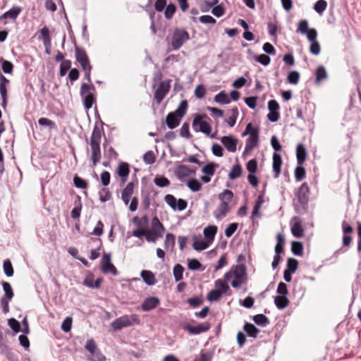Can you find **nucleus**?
Instances as JSON below:
<instances>
[{
	"mask_svg": "<svg viewBox=\"0 0 361 361\" xmlns=\"http://www.w3.org/2000/svg\"><path fill=\"white\" fill-rule=\"evenodd\" d=\"M233 198V192L228 189L219 194L221 203L214 212V216L217 220L224 219L230 211L228 202Z\"/></svg>",
	"mask_w": 361,
	"mask_h": 361,
	"instance_id": "nucleus-1",
	"label": "nucleus"
},
{
	"mask_svg": "<svg viewBox=\"0 0 361 361\" xmlns=\"http://www.w3.org/2000/svg\"><path fill=\"white\" fill-rule=\"evenodd\" d=\"M102 138V130L97 126L93 128L90 137L91 160L93 165H96L101 159L100 142Z\"/></svg>",
	"mask_w": 361,
	"mask_h": 361,
	"instance_id": "nucleus-2",
	"label": "nucleus"
},
{
	"mask_svg": "<svg viewBox=\"0 0 361 361\" xmlns=\"http://www.w3.org/2000/svg\"><path fill=\"white\" fill-rule=\"evenodd\" d=\"M75 57L76 61L80 65L82 71H84L85 78L91 83V71L92 66L87 54L84 48L75 45Z\"/></svg>",
	"mask_w": 361,
	"mask_h": 361,
	"instance_id": "nucleus-3",
	"label": "nucleus"
},
{
	"mask_svg": "<svg viewBox=\"0 0 361 361\" xmlns=\"http://www.w3.org/2000/svg\"><path fill=\"white\" fill-rule=\"evenodd\" d=\"M140 319L136 314L130 315H123L113 321L111 324V328L114 331H118L125 327L130 326L133 324H140Z\"/></svg>",
	"mask_w": 361,
	"mask_h": 361,
	"instance_id": "nucleus-4",
	"label": "nucleus"
},
{
	"mask_svg": "<svg viewBox=\"0 0 361 361\" xmlns=\"http://www.w3.org/2000/svg\"><path fill=\"white\" fill-rule=\"evenodd\" d=\"M190 39V35L184 28L176 27L171 36V45L173 50L179 49Z\"/></svg>",
	"mask_w": 361,
	"mask_h": 361,
	"instance_id": "nucleus-5",
	"label": "nucleus"
},
{
	"mask_svg": "<svg viewBox=\"0 0 361 361\" xmlns=\"http://www.w3.org/2000/svg\"><path fill=\"white\" fill-rule=\"evenodd\" d=\"M90 91H95V87L92 82L82 84L80 93L83 99V104L86 110L91 109L96 100L93 93Z\"/></svg>",
	"mask_w": 361,
	"mask_h": 361,
	"instance_id": "nucleus-6",
	"label": "nucleus"
},
{
	"mask_svg": "<svg viewBox=\"0 0 361 361\" xmlns=\"http://www.w3.org/2000/svg\"><path fill=\"white\" fill-rule=\"evenodd\" d=\"M234 279L231 282L233 288H239L247 283L246 267L244 264L236 265L233 271Z\"/></svg>",
	"mask_w": 361,
	"mask_h": 361,
	"instance_id": "nucleus-7",
	"label": "nucleus"
},
{
	"mask_svg": "<svg viewBox=\"0 0 361 361\" xmlns=\"http://www.w3.org/2000/svg\"><path fill=\"white\" fill-rule=\"evenodd\" d=\"M204 117L206 116L197 114L193 118L192 126L195 131L209 135L212 133V127L207 121H202Z\"/></svg>",
	"mask_w": 361,
	"mask_h": 361,
	"instance_id": "nucleus-8",
	"label": "nucleus"
},
{
	"mask_svg": "<svg viewBox=\"0 0 361 361\" xmlns=\"http://www.w3.org/2000/svg\"><path fill=\"white\" fill-rule=\"evenodd\" d=\"M171 80H166L160 82L158 87L155 90L154 97L157 104H160L166 94L169 93L171 88Z\"/></svg>",
	"mask_w": 361,
	"mask_h": 361,
	"instance_id": "nucleus-9",
	"label": "nucleus"
},
{
	"mask_svg": "<svg viewBox=\"0 0 361 361\" xmlns=\"http://www.w3.org/2000/svg\"><path fill=\"white\" fill-rule=\"evenodd\" d=\"M164 200L166 203L174 211H183L187 208L188 202L183 199L176 198L173 195L168 194L165 195Z\"/></svg>",
	"mask_w": 361,
	"mask_h": 361,
	"instance_id": "nucleus-10",
	"label": "nucleus"
},
{
	"mask_svg": "<svg viewBox=\"0 0 361 361\" xmlns=\"http://www.w3.org/2000/svg\"><path fill=\"white\" fill-rule=\"evenodd\" d=\"M295 195L299 203L303 208L307 206L309 202L310 189L306 182L303 183L296 190Z\"/></svg>",
	"mask_w": 361,
	"mask_h": 361,
	"instance_id": "nucleus-11",
	"label": "nucleus"
},
{
	"mask_svg": "<svg viewBox=\"0 0 361 361\" xmlns=\"http://www.w3.org/2000/svg\"><path fill=\"white\" fill-rule=\"evenodd\" d=\"M10 85V80L3 74L0 73V95L1 98V106L6 109L8 102V88Z\"/></svg>",
	"mask_w": 361,
	"mask_h": 361,
	"instance_id": "nucleus-12",
	"label": "nucleus"
},
{
	"mask_svg": "<svg viewBox=\"0 0 361 361\" xmlns=\"http://www.w3.org/2000/svg\"><path fill=\"white\" fill-rule=\"evenodd\" d=\"M101 269L104 274L111 273L114 276L118 275V271L116 267L111 262V255L104 253L101 259Z\"/></svg>",
	"mask_w": 361,
	"mask_h": 361,
	"instance_id": "nucleus-13",
	"label": "nucleus"
},
{
	"mask_svg": "<svg viewBox=\"0 0 361 361\" xmlns=\"http://www.w3.org/2000/svg\"><path fill=\"white\" fill-rule=\"evenodd\" d=\"M209 329L210 324L208 322L199 324L195 326L190 324H186L183 326V329L192 335H197L204 332H207L209 330Z\"/></svg>",
	"mask_w": 361,
	"mask_h": 361,
	"instance_id": "nucleus-14",
	"label": "nucleus"
},
{
	"mask_svg": "<svg viewBox=\"0 0 361 361\" xmlns=\"http://www.w3.org/2000/svg\"><path fill=\"white\" fill-rule=\"evenodd\" d=\"M221 142L228 152H235L236 151L238 140L233 135L223 136L221 138Z\"/></svg>",
	"mask_w": 361,
	"mask_h": 361,
	"instance_id": "nucleus-15",
	"label": "nucleus"
},
{
	"mask_svg": "<svg viewBox=\"0 0 361 361\" xmlns=\"http://www.w3.org/2000/svg\"><path fill=\"white\" fill-rule=\"evenodd\" d=\"M159 304L160 300L157 297H149L143 300L141 309L145 312H148L155 309Z\"/></svg>",
	"mask_w": 361,
	"mask_h": 361,
	"instance_id": "nucleus-16",
	"label": "nucleus"
},
{
	"mask_svg": "<svg viewBox=\"0 0 361 361\" xmlns=\"http://www.w3.org/2000/svg\"><path fill=\"white\" fill-rule=\"evenodd\" d=\"M281 165H282V159L281 156L277 153L274 152L273 154L272 157V168L274 171V177L277 178L279 177V175L281 171Z\"/></svg>",
	"mask_w": 361,
	"mask_h": 361,
	"instance_id": "nucleus-17",
	"label": "nucleus"
},
{
	"mask_svg": "<svg viewBox=\"0 0 361 361\" xmlns=\"http://www.w3.org/2000/svg\"><path fill=\"white\" fill-rule=\"evenodd\" d=\"M180 120L181 118L179 116L173 112H170L166 117V124L169 129L172 130L179 126Z\"/></svg>",
	"mask_w": 361,
	"mask_h": 361,
	"instance_id": "nucleus-18",
	"label": "nucleus"
},
{
	"mask_svg": "<svg viewBox=\"0 0 361 361\" xmlns=\"http://www.w3.org/2000/svg\"><path fill=\"white\" fill-rule=\"evenodd\" d=\"M129 164L126 162H121L118 167L117 173L120 176L122 183H125L129 176Z\"/></svg>",
	"mask_w": 361,
	"mask_h": 361,
	"instance_id": "nucleus-19",
	"label": "nucleus"
},
{
	"mask_svg": "<svg viewBox=\"0 0 361 361\" xmlns=\"http://www.w3.org/2000/svg\"><path fill=\"white\" fill-rule=\"evenodd\" d=\"M82 204L81 197L79 195H76L74 201V207L71 211V215L73 219H78L80 216Z\"/></svg>",
	"mask_w": 361,
	"mask_h": 361,
	"instance_id": "nucleus-20",
	"label": "nucleus"
},
{
	"mask_svg": "<svg viewBox=\"0 0 361 361\" xmlns=\"http://www.w3.org/2000/svg\"><path fill=\"white\" fill-rule=\"evenodd\" d=\"M21 8L19 6H13L11 9L3 13L0 16V20L10 18L11 20H16L19 14L21 13Z\"/></svg>",
	"mask_w": 361,
	"mask_h": 361,
	"instance_id": "nucleus-21",
	"label": "nucleus"
},
{
	"mask_svg": "<svg viewBox=\"0 0 361 361\" xmlns=\"http://www.w3.org/2000/svg\"><path fill=\"white\" fill-rule=\"evenodd\" d=\"M307 150L303 144L300 143L296 148V158L298 165H302L306 159Z\"/></svg>",
	"mask_w": 361,
	"mask_h": 361,
	"instance_id": "nucleus-22",
	"label": "nucleus"
},
{
	"mask_svg": "<svg viewBox=\"0 0 361 361\" xmlns=\"http://www.w3.org/2000/svg\"><path fill=\"white\" fill-rule=\"evenodd\" d=\"M134 190V183L133 182L128 183L126 188L121 192V198L125 204H128L130 202V197L133 195Z\"/></svg>",
	"mask_w": 361,
	"mask_h": 361,
	"instance_id": "nucleus-23",
	"label": "nucleus"
},
{
	"mask_svg": "<svg viewBox=\"0 0 361 361\" xmlns=\"http://www.w3.org/2000/svg\"><path fill=\"white\" fill-rule=\"evenodd\" d=\"M151 231L161 237H163L164 233L165 232L164 226L157 216L153 217L152 219Z\"/></svg>",
	"mask_w": 361,
	"mask_h": 361,
	"instance_id": "nucleus-24",
	"label": "nucleus"
},
{
	"mask_svg": "<svg viewBox=\"0 0 361 361\" xmlns=\"http://www.w3.org/2000/svg\"><path fill=\"white\" fill-rule=\"evenodd\" d=\"M140 276L144 282L148 286H154L157 283L154 274L149 270H142Z\"/></svg>",
	"mask_w": 361,
	"mask_h": 361,
	"instance_id": "nucleus-25",
	"label": "nucleus"
},
{
	"mask_svg": "<svg viewBox=\"0 0 361 361\" xmlns=\"http://www.w3.org/2000/svg\"><path fill=\"white\" fill-rule=\"evenodd\" d=\"M259 135L249 137L245 142V150L243 154L250 152L258 145Z\"/></svg>",
	"mask_w": 361,
	"mask_h": 361,
	"instance_id": "nucleus-26",
	"label": "nucleus"
},
{
	"mask_svg": "<svg viewBox=\"0 0 361 361\" xmlns=\"http://www.w3.org/2000/svg\"><path fill=\"white\" fill-rule=\"evenodd\" d=\"M289 300L285 295H278L274 297V304L279 310H283L288 306Z\"/></svg>",
	"mask_w": 361,
	"mask_h": 361,
	"instance_id": "nucleus-27",
	"label": "nucleus"
},
{
	"mask_svg": "<svg viewBox=\"0 0 361 361\" xmlns=\"http://www.w3.org/2000/svg\"><path fill=\"white\" fill-rule=\"evenodd\" d=\"M217 232V227L216 226H209L204 229L203 233L208 242L214 240L215 235Z\"/></svg>",
	"mask_w": 361,
	"mask_h": 361,
	"instance_id": "nucleus-28",
	"label": "nucleus"
},
{
	"mask_svg": "<svg viewBox=\"0 0 361 361\" xmlns=\"http://www.w3.org/2000/svg\"><path fill=\"white\" fill-rule=\"evenodd\" d=\"M243 329L247 335L252 338H256L259 333V330L251 323L246 322Z\"/></svg>",
	"mask_w": 361,
	"mask_h": 361,
	"instance_id": "nucleus-29",
	"label": "nucleus"
},
{
	"mask_svg": "<svg viewBox=\"0 0 361 361\" xmlns=\"http://www.w3.org/2000/svg\"><path fill=\"white\" fill-rule=\"evenodd\" d=\"M189 167L185 165H179L175 170V174L179 179L189 176Z\"/></svg>",
	"mask_w": 361,
	"mask_h": 361,
	"instance_id": "nucleus-30",
	"label": "nucleus"
},
{
	"mask_svg": "<svg viewBox=\"0 0 361 361\" xmlns=\"http://www.w3.org/2000/svg\"><path fill=\"white\" fill-rule=\"evenodd\" d=\"M188 106V101L186 99L182 100L178 107L173 113L182 118L187 112Z\"/></svg>",
	"mask_w": 361,
	"mask_h": 361,
	"instance_id": "nucleus-31",
	"label": "nucleus"
},
{
	"mask_svg": "<svg viewBox=\"0 0 361 361\" xmlns=\"http://www.w3.org/2000/svg\"><path fill=\"white\" fill-rule=\"evenodd\" d=\"M254 322L261 326H267L269 324V319L262 314H258L253 317Z\"/></svg>",
	"mask_w": 361,
	"mask_h": 361,
	"instance_id": "nucleus-32",
	"label": "nucleus"
},
{
	"mask_svg": "<svg viewBox=\"0 0 361 361\" xmlns=\"http://www.w3.org/2000/svg\"><path fill=\"white\" fill-rule=\"evenodd\" d=\"M214 101L220 104H228L231 99L224 91H221L214 97Z\"/></svg>",
	"mask_w": 361,
	"mask_h": 361,
	"instance_id": "nucleus-33",
	"label": "nucleus"
},
{
	"mask_svg": "<svg viewBox=\"0 0 361 361\" xmlns=\"http://www.w3.org/2000/svg\"><path fill=\"white\" fill-rule=\"evenodd\" d=\"M327 73L326 71V69L324 66H319L317 67L316 70V78L315 82L317 83H319L320 81L327 78Z\"/></svg>",
	"mask_w": 361,
	"mask_h": 361,
	"instance_id": "nucleus-34",
	"label": "nucleus"
},
{
	"mask_svg": "<svg viewBox=\"0 0 361 361\" xmlns=\"http://www.w3.org/2000/svg\"><path fill=\"white\" fill-rule=\"evenodd\" d=\"M1 285L4 291V295L3 297L7 298L8 299H13L14 293L11 284L6 281H2Z\"/></svg>",
	"mask_w": 361,
	"mask_h": 361,
	"instance_id": "nucleus-35",
	"label": "nucleus"
},
{
	"mask_svg": "<svg viewBox=\"0 0 361 361\" xmlns=\"http://www.w3.org/2000/svg\"><path fill=\"white\" fill-rule=\"evenodd\" d=\"M154 184L159 188L167 187L170 185V180L163 176H157L154 179Z\"/></svg>",
	"mask_w": 361,
	"mask_h": 361,
	"instance_id": "nucleus-36",
	"label": "nucleus"
},
{
	"mask_svg": "<svg viewBox=\"0 0 361 361\" xmlns=\"http://www.w3.org/2000/svg\"><path fill=\"white\" fill-rule=\"evenodd\" d=\"M291 251L293 255L301 256L303 253V245L298 241H293L291 244Z\"/></svg>",
	"mask_w": 361,
	"mask_h": 361,
	"instance_id": "nucleus-37",
	"label": "nucleus"
},
{
	"mask_svg": "<svg viewBox=\"0 0 361 361\" xmlns=\"http://www.w3.org/2000/svg\"><path fill=\"white\" fill-rule=\"evenodd\" d=\"M196 239V236H194ZM193 249L197 251H202L206 250L209 247V243L203 240H195L192 244Z\"/></svg>",
	"mask_w": 361,
	"mask_h": 361,
	"instance_id": "nucleus-38",
	"label": "nucleus"
},
{
	"mask_svg": "<svg viewBox=\"0 0 361 361\" xmlns=\"http://www.w3.org/2000/svg\"><path fill=\"white\" fill-rule=\"evenodd\" d=\"M242 172V167L240 164L234 165L228 174V177L231 180L238 178L241 176Z\"/></svg>",
	"mask_w": 361,
	"mask_h": 361,
	"instance_id": "nucleus-39",
	"label": "nucleus"
},
{
	"mask_svg": "<svg viewBox=\"0 0 361 361\" xmlns=\"http://www.w3.org/2000/svg\"><path fill=\"white\" fill-rule=\"evenodd\" d=\"M71 65H72V63L70 60L68 59H65L63 60L61 63V65H60V69H59V75L61 77H63L64 76L67 71L68 70H71Z\"/></svg>",
	"mask_w": 361,
	"mask_h": 361,
	"instance_id": "nucleus-40",
	"label": "nucleus"
},
{
	"mask_svg": "<svg viewBox=\"0 0 361 361\" xmlns=\"http://www.w3.org/2000/svg\"><path fill=\"white\" fill-rule=\"evenodd\" d=\"M292 234L296 238H300L304 234V231L300 222H295L291 227Z\"/></svg>",
	"mask_w": 361,
	"mask_h": 361,
	"instance_id": "nucleus-41",
	"label": "nucleus"
},
{
	"mask_svg": "<svg viewBox=\"0 0 361 361\" xmlns=\"http://www.w3.org/2000/svg\"><path fill=\"white\" fill-rule=\"evenodd\" d=\"M184 268L180 264H177L173 267V276L176 282L180 281L183 279V274Z\"/></svg>",
	"mask_w": 361,
	"mask_h": 361,
	"instance_id": "nucleus-42",
	"label": "nucleus"
},
{
	"mask_svg": "<svg viewBox=\"0 0 361 361\" xmlns=\"http://www.w3.org/2000/svg\"><path fill=\"white\" fill-rule=\"evenodd\" d=\"M175 246V235L172 233H167L164 241L166 250H173Z\"/></svg>",
	"mask_w": 361,
	"mask_h": 361,
	"instance_id": "nucleus-43",
	"label": "nucleus"
},
{
	"mask_svg": "<svg viewBox=\"0 0 361 361\" xmlns=\"http://www.w3.org/2000/svg\"><path fill=\"white\" fill-rule=\"evenodd\" d=\"M294 173L296 181L302 180L305 178L306 175L305 169L302 166V165H298L295 169Z\"/></svg>",
	"mask_w": 361,
	"mask_h": 361,
	"instance_id": "nucleus-44",
	"label": "nucleus"
},
{
	"mask_svg": "<svg viewBox=\"0 0 361 361\" xmlns=\"http://www.w3.org/2000/svg\"><path fill=\"white\" fill-rule=\"evenodd\" d=\"M189 189L192 192H197L202 188V184L196 178H192L188 181L187 183Z\"/></svg>",
	"mask_w": 361,
	"mask_h": 361,
	"instance_id": "nucleus-45",
	"label": "nucleus"
},
{
	"mask_svg": "<svg viewBox=\"0 0 361 361\" xmlns=\"http://www.w3.org/2000/svg\"><path fill=\"white\" fill-rule=\"evenodd\" d=\"M264 202L263 197L262 195H259L257 198V202H255V204L254 206L252 212V218L259 216V209L262 207V204Z\"/></svg>",
	"mask_w": 361,
	"mask_h": 361,
	"instance_id": "nucleus-46",
	"label": "nucleus"
},
{
	"mask_svg": "<svg viewBox=\"0 0 361 361\" xmlns=\"http://www.w3.org/2000/svg\"><path fill=\"white\" fill-rule=\"evenodd\" d=\"M326 7L327 2L325 0H318L314 5V11L319 14H322Z\"/></svg>",
	"mask_w": 361,
	"mask_h": 361,
	"instance_id": "nucleus-47",
	"label": "nucleus"
},
{
	"mask_svg": "<svg viewBox=\"0 0 361 361\" xmlns=\"http://www.w3.org/2000/svg\"><path fill=\"white\" fill-rule=\"evenodd\" d=\"M217 166L218 165L214 163H209L202 169V172L208 176H213L215 173V169Z\"/></svg>",
	"mask_w": 361,
	"mask_h": 361,
	"instance_id": "nucleus-48",
	"label": "nucleus"
},
{
	"mask_svg": "<svg viewBox=\"0 0 361 361\" xmlns=\"http://www.w3.org/2000/svg\"><path fill=\"white\" fill-rule=\"evenodd\" d=\"M300 73L296 71H290L287 77V80L289 83L297 85L299 82Z\"/></svg>",
	"mask_w": 361,
	"mask_h": 361,
	"instance_id": "nucleus-49",
	"label": "nucleus"
},
{
	"mask_svg": "<svg viewBox=\"0 0 361 361\" xmlns=\"http://www.w3.org/2000/svg\"><path fill=\"white\" fill-rule=\"evenodd\" d=\"M222 295V292L219 289L212 290L207 295V300L210 302L217 301Z\"/></svg>",
	"mask_w": 361,
	"mask_h": 361,
	"instance_id": "nucleus-50",
	"label": "nucleus"
},
{
	"mask_svg": "<svg viewBox=\"0 0 361 361\" xmlns=\"http://www.w3.org/2000/svg\"><path fill=\"white\" fill-rule=\"evenodd\" d=\"M4 271L8 277H11L13 275V268L12 264L9 259H6L3 264Z\"/></svg>",
	"mask_w": 361,
	"mask_h": 361,
	"instance_id": "nucleus-51",
	"label": "nucleus"
},
{
	"mask_svg": "<svg viewBox=\"0 0 361 361\" xmlns=\"http://www.w3.org/2000/svg\"><path fill=\"white\" fill-rule=\"evenodd\" d=\"M250 135V137L259 135V129L253 127L251 123H248L245 128V132L243 135Z\"/></svg>",
	"mask_w": 361,
	"mask_h": 361,
	"instance_id": "nucleus-52",
	"label": "nucleus"
},
{
	"mask_svg": "<svg viewBox=\"0 0 361 361\" xmlns=\"http://www.w3.org/2000/svg\"><path fill=\"white\" fill-rule=\"evenodd\" d=\"M255 60L263 66H268L270 63L271 59L266 54L256 55L254 57Z\"/></svg>",
	"mask_w": 361,
	"mask_h": 361,
	"instance_id": "nucleus-53",
	"label": "nucleus"
},
{
	"mask_svg": "<svg viewBox=\"0 0 361 361\" xmlns=\"http://www.w3.org/2000/svg\"><path fill=\"white\" fill-rule=\"evenodd\" d=\"M176 11V6L173 4H169L166 5V9L164 11L165 18L166 19H171L173 16L175 12Z\"/></svg>",
	"mask_w": 361,
	"mask_h": 361,
	"instance_id": "nucleus-54",
	"label": "nucleus"
},
{
	"mask_svg": "<svg viewBox=\"0 0 361 361\" xmlns=\"http://www.w3.org/2000/svg\"><path fill=\"white\" fill-rule=\"evenodd\" d=\"M298 262L295 258H288L286 270L295 273L298 269Z\"/></svg>",
	"mask_w": 361,
	"mask_h": 361,
	"instance_id": "nucleus-55",
	"label": "nucleus"
},
{
	"mask_svg": "<svg viewBox=\"0 0 361 361\" xmlns=\"http://www.w3.org/2000/svg\"><path fill=\"white\" fill-rule=\"evenodd\" d=\"M232 115L226 119V123L230 127L235 126L237 117L238 116V110L236 107L232 109Z\"/></svg>",
	"mask_w": 361,
	"mask_h": 361,
	"instance_id": "nucleus-56",
	"label": "nucleus"
},
{
	"mask_svg": "<svg viewBox=\"0 0 361 361\" xmlns=\"http://www.w3.org/2000/svg\"><path fill=\"white\" fill-rule=\"evenodd\" d=\"M155 160H156V157L154 155V152L152 150L147 151L143 155V161L147 164H152L155 162Z\"/></svg>",
	"mask_w": 361,
	"mask_h": 361,
	"instance_id": "nucleus-57",
	"label": "nucleus"
},
{
	"mask_svg": "<svg viewBox=\"0 0 361 361\" xmlns=\"http://www.w3.org/2000/svg\"><path fill=\"white\" fill-rule=\"evenodd\" d=\"M40 33L43 37V42L45 46L49 45L51 43V37L49 29L44 26L40 30Z\"/></svg>",
	"mask_w": 361,
	"mask_h": 361,
	"instance_id": "nucleus-58",
	"label": "nucleus"
},
{
	"mask_svg": "<svg viewBox=\"0 0 361 361\" xmlns=\"http://www.w3.org/2000/svg\"><path fill=\"white\" fill-rule=\"evenodd\" d=\"M38 123L40 126H48L50 129H56V123L53 121L48 119L47 118L42 117V118H39Z\"/></svg>",
	"mask_w": 361,
	"mask_h": 361,
	"instance_id": "nucleus-59",
	"label": "nucleus"
},
{
	"mask_svg": "<svg viewBox=\"0 0 361 361\" xmlns=\"http://www.w3.org/2000/svg\"><path fill=\"white\" fill-rule=\"evenodd\" d=\"M180 135L185 138H190L191 137L190 133V125L188 122H185L181 128L180 129Z\"/></svg>",
	"mask_w": 361,
	"mask_h": 361,
	"instance_id": "nucleus-60",
	"label": "nucleus"
},
{
	"mask_svg": "<svg viewBox=\"0 0 361 361\" xmlns=\"http://www.w3.org/2000/svg\"><path fill=\"white\" fill-rule=\"evenodd\" d=\"M188 267L192 271L200 270L202 268V264L196 259L188 260Z\"/></svg>",
	"mask_w": 361,
	"mask_h": 361,
	"instance_id": "nucleus-61",
	"label": "nucleus"
},
{
	"mask_svg": "<svg viewBox=\"0 0 361 361\" xmlns=\"http://www.w3.org/2000/svg\"><path fill=\"white\" fill-rule=\"evenodd\" d=\"M74 185L78 188L85 189L87 188V183L80 177L75 176L73 178Z\"/></svg>",
	"mask_w": 361,
	"mask_h": 361,
	"instance_id": "nucleus-62",
	"label": "nucleus"
},
{
	"mask_svg": "<svg viewBox=\"0 0 361 361\" xmlns=\"http://www.w3.org/2000/svg\"><path fill=\"white\" fill-rule=\"evenodd\" d=\"M8 324L15 333H18L21 331L19 322L14 318L8 319Z\"/></svg>",
	"mask_w": 361,
	"mask_h": 361,
	"instance_id": "nucleus-63",
	"label": "nucleus"
},
{
	"mask_svg": "<svg viewBox=\"0 0 361 361\" xmlns=\"http://www.w3.org/2000/svg\"><path fill=\"white\" fill-rule=\"evenodd\" d=\"M90 361H105V356L98 350L91 353V356L88 358Z\"/></svg>",
	"mask_w": 361,
	"mask_h": 361,
	"instance_id": "nucleus-64",
	"label": "nucleus"
}]
</instances>
